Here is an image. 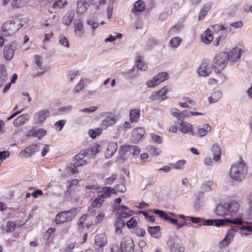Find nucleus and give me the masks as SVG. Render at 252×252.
Returning <instances> with one entry per match:
<instances>
[{"label":"nucleus","mask_w":252,"mask_h":252,"mask_svg":"<svg viewBox=\"0 0 252 252\" xmlns=\"http://www.w3.org/2000/svg\"><path fill=\"white\" fill-rule=\"evenodd\" d=\"M74 15L75 13L73 9L69 10L63 17L62 23L66 26H69L72 21Z\"/></svg>","instance_id":"25"},{"label":"nucleus","mask_w":252,"mask_h":252,"mask_svg":"<svg viewBox=\"0 0 252 252\" xmlns=\"http://www.w3.org/2000/svg\"><path fill=\"white\" fill-rule=\"evenodd\" d=\"M160 229V226L158 225L148 227V231L149 234L152 237L156 239H159L161 236Z\"/></svg>","instance_id":"26"},{"label":"nucleus","mask_w":252,"mask_h":252,"mask_svg":"<svg viewBox=\"0 0 252 252\" xmlns=\"http://www.w3.org/2000/svg\"><path fill=\"white\" fill-rule=\"evenodd\" d=\"M116 217L123 220L125 218H129L131 215L128 212H121L120 213H117L116 214Z\"/></svg>","instance_id":"61"},{"label":"nucleus","mask_w":252,"mask_h":252,"mask_svg":"<svg viewBox=\"0 0 252 252\" xmlns=\"http://www.w3.org/2000/svg\"><path fill=\"white\" fill-rule=\"evenodd\" d=\"M16 227V223L14 221H8L7 225L2 226V230L5 232H9L14 231Z\"/></svg>","instance_id":"40"},{"label":"nucleus","mask_w":252,"mask_h":252,"mask_svg":"<svg viewBox=\"0 0 252 252\" xmlns=\"http://www.w3.org/2000/svg\"><path fill=\"white\" fill-rule=\"evenodd\" d=\"M117 148L118 145L116 143H109L107 146V149L105 151V157L108 158H111L116 152Z\"/></svg>","instance_id":"24"},{"label":"nucleus","mask_w":252,"mask_h":252,"mask_svg":"<svg viewBox=\"0 0 252 252\" xmlns=\"http://www.w3.org/2000/svg\"><path fill=\"white\" fill-rule=\"evenodd\" d=\"M116 122V119L113 115H109L105 117L100 124V127L102 129H106L110 126L114 125Z\"/></svg>","instance_id":"17"},{"label":"nucleus","mask_w":252,"mask_h":252,"mask_svg":"<svg viewBox=\"0 0 252 252\" xmlns=\"http://www.w3.org/2000/svg\"><path fill=\"white\" fill-rule=\"evenodd\" d=\"M10 156V152L8 151H3L0 152V160L3 161Z\"/></svg>","instance_id":"60"},{"label":"nucleus","mask_w":252,"mask_h":252,"mask_svg":"<svg viewBox=\"0 0 252 252\" xmlns=\"http://www.w3.org/2000/svg\"><path fill=\"white\" fill-rule=\"evenodd\" d=\"M65 123L66 121L65 120H59L54 124V126L56 128H58L59 131H60L63 129Z\"/></svg>","instance_id":"53"},{"label":"nucleus","mask_w":252,"mask_h":252,"mask_svg":"<svg viewBox=\"0 0 252 252\" xmlns=\"http://www.w3.org/2000/svg\"><path fill=\"white\" fill-rule=\"evenodd\" d=\"M181 25H174L172 27L167 33V35L168 37L172 36L175 34H176L181 29Z\"/></svg>","instance_id":"43"},{"label":"nucleus","mask_w":252,"mask_h":252,"mask_svg":"<svg viewBox=\"0 0 252 252\" xmlns=\"http://www.w3.org/2000/svg\"><path fill=\"white\" fill-rule=\"evenodd\" d=\"M186 163V161L185 160H180L173 164V167L174 169L181 170L184 168Z\"/></svg>","instance_id":"49"},{"label":"nucleus","mask_w":252,"mask_h":252,"mask_svg":"<svg viewBox=\"0 0 252 252\" xmlns=\"http://www.w3.org/2000/svg\"><path fill=\"white\" fill-rule=\"evenodd\" d=\"M226 207H228V205H226V203L218 205L215 210V214L221 217L228 216V210Z\"/></svg>","instance_id":"23"},{"label":"nucleus","mask_w":252,"mask_h":252,"mask_svg":"<svg viewBox=\"0 0 252 252\" xmlns=\"http://www.w3.org/2000/svg\"><path fill=\"white\" fill-rule=\"evenodd\" d=\"M157 81V82L159 85L161 82L165 81L167 79L168 74L165 72L159 73L157 75L154 77Z\"/></svg>","instance_id":"41"},{"label":"nucleus","mask_w":252,"mask_h":252,"mask_svg":"<svg viewBox=\"0 0 252 252\" xmlns=\"http://www.w3.org/2000/svg\"><path fill=\"white\" fill-rule=\"evenodd\" d=\"M222 97V94L220 91L214 92L209 98L210 103H213L219 101Z\"/></svg>","instance_id":"38"},{"label":"nucleus","mask_w":252,"mask_h":252,"mask_svg":"<svg viewBox=\"0 0 252 252\" xmlns=\"http://www.w3.org/2000/svg\"><path fill=\"white\" fill-rule=\"evenodd\" d=\"M30 134L33 137H37L38 139H41L46 134V131L42 128L30 131Z\"/></svg>","instance_id":"35"},{"label":"nucleus","mask_w":252,"mask_h":252,"mask_svg":"<svg viewBox=\"0 0 252 252\" xmlns=\"http://www.w3.org/2000/svg\"><path fill=\"white\" fill-rule=\"evenodd\" d=\"M84 87V84L82 81L80 82L76 85L75 87L72 91L73 94L78 93Z\"/></svg>","instance_id":"57"},{"label":"nucleus","mask_w":252,"mask_h":252,"mask_svg":"<svg viewBox=\"0 0 252 252\" xmlns=\"http://www.w3.org/2000/svg\"><path fill=\"white\" fill-rule=\"evenodd\" d=\"M91 4L94 5L96 4L95 0H78L76 12L77 13L82 14L87 10L88 7Z\"/></svg>","instance_id":"11"},{"label":"nucleus","mask_w":252,"mask_h":252,"mask_svg":"<svg viewBox=\"0 0 252 252\" xmlns=\"http://www.w3.org/2000/svg\"><path fill=\"white\" fill-rule=\"evenodd\" d=\"M226 205H228V207L226 208L228 210V216H233L236 214L239 208L238 203L234 201L226 203Z\"/></svg>","instance_id":"22"},{"label":"nucleus","mask_w":252,"mask_h":252,"mask_svg":"<svg viewBox=\"0 0 252 252\" xmlns=\"http://www.w3.org/2000/svg\"><path fill=\"white\" fill-rule=\"evenodd\" d=\"M140 117V111L136 109L131 110L129 112V117L130 121L136 122L138 121Z\"/></svg>","instance_id":"36"},{"label":"nucleus","mask_w":252,"mask_h":252,"mask_svg":"<svg viewBox=\"0 0 252 252\" xmlns=\"http://www.w3.org/2000/svg\"><path fill=\"white\" fill-rule=\"evenodd\" d=\"M23 26V24L19 19L6 22L2 26V34L5 36H11Z\"/></svg>","instance_id":"4"},{"label":"nucleus","mask_w":252,"mask_h":252,"mask_svg":"<svg viewBox=\"0 0 252 252\" xmlns=\"http://www.w3.org/2000/svg\"><path fill=\"white\" fill-rule=\"evenodd\" d=\"M170 112L174 117L178 118L179 121H181L184 117L189 116L191 111L184 110L181 112L177 109L173 108L171 109Z\"/></svg>","instance_id":"21"},{"label":"nucleus","mask_w":252,"mask_h":252,"mask_svg":"<svg viewBox=\"0 0 252 252\" xmlns=\"http://www.w3.org/2000/svg\"><path fill=\"white\" fill-rule=\"evenodd\" d=\"M228 223H232L236 225L233 226L226 232L224 239L220 242L221 247L227 246L233 239L235 234L239 230V233L242 236L247 237L250 235L252 233L251 225L249 222L243 221L241 218H226L225 219H209L203 220L202 225L215 226L220 227Z\"/></svg>","instance_id":"1"},{"label":"nucleus","mask_w":252,"mask_h":252,"mask_svg":"<svg viewBox=\"0 0 252 252\" xmlns=\"http://www.w3.org/2000/svg\"><path fill=\"white\" fill-rule=\"evenodd\" d=\"M128 152L136 156L139 154L140 150L137 146L128 145Z\"/></svg>","instance_id":"45"},{"label":"nucleus","mask_w":252,"mask_h":252,"mask_svg":"<svg viewBox=\"0 0 252 252\" xmlns=\"http://www.w3.org/2000/svg\"><path fill=\"white\" fill-rule=\"evenodd\" d=\"M146 85L148 88H154L158 85V84L155 78L154 77L152 80L147 82Z\"/></svg>","instance_id":"58"},{"label":"nucleus","mask_w":252,"mask_h":252,"mask_svg":"<svg viewBox=\"0 0 252 252\" xmlns=\"http://www.w3.org/2000/svg\"><path fill=\"white\" fill-rule=\"evenodd\" d=\"M16 48L17 44L15 42H11L9 44L6 45L3 49V56L5 59L8 61L11 60Z\"/></svg>","instance_id":"14"},{"label":"nucleus","mask_w":252,"mask_h":252,"mask_svg":"<svg viewBox=\"0 0 252 252\" xmlns=\"http://www.w3.org/2000/svg\"><path fill=\"white\" fill-rule=\"evenodd\" d=\"M48 109H41L36 112L33 117V122L35 124H42L50 115Z\"/></svg>","instance_id":"9"},{"label":"nucleus","mask_w":252,"mask_h":252,"mask_svg":"<svg viewBox=\"0 0 252 252\" xmlns=\"http://www.w3.org/2000/svg\"><path fill=\"white\" fill-rule=\"evenodd\" d=\"M99 146L94 147H91L87 149L83 152H80L74 157V163H70L69 164V168L72 174L78 173L76 169L77 167L85 165L87 163V159L94 157L99 152Z\"/></svg>","instance_id":"2"},{"label":"nucleus","mask_w":252,"mask_h":252,"mask_svg":"<svg viewBox=\"0 0 252 252\" xmlns=\"http://www.w3.org/2000/svg\"><path fill=\"white\" fill-rule=\"evenodd\" d=\"M135 233L137 236L143 237L145 234V231L142 228L137 227L135 229Z\"/></svg>","instance_id":"63"},{"label":"nucleus","mask_w":252,"mask_h":252,"mask_svg":"<svg viewBox=\"0 0 252 252\" xmlns=\"http://www.w3.org/2000/svg\"><path fill=\"white\" fill-rule=\"evenodd\" d=\"M104 200L101 199L98 196L95 198V199L93 201L92 203V206L93 207H99L102 203L103 202Z\"/></svg>","instance_id":"54"},{"label":"nucleus","mask_w":252,"mask_h":252,"mask_svg":"<svg viewBox=\"0 0 252 252\" xmlns=\"http://www.w3.org/2000/svg\"><path fill=\"white\" fill-rule=\"evenodd\" d=\"M201 41L205 44H210L213 39V34L210 29H207L201 35Z\"/></svg>","instance_id":"27"},{"label":"nucleus","mask_w":252,"mask_h":252,"mask_svg":"<svg viewBox=\"0 0 252 252\" xmlns=\"http://www.w3.org/2000/svg\"><path fill=\"white\" fill-rule=\"evenodd\" d=\"M74 33L76 36L81 37L84 34V29L82 21L80 19L74 21Z\"/></svg>","instance_id":"20"},{"label":"nucleus","mask_w":252,"mask_h":252,"mask_svg":"<svg viewBox=\"0 0 252 252\" xmlns=\"http://www.w3.org/2000/svg\"><path fill=\"white\" fill-rule=\"evenodd\" d=\"M39 150V145H31L26 147L25 150L21 151L19 153V157L21 158H28L38 152Z\"/></svg>","instance_id":"12"},{"label":"nucleus","mask_w":252,"mask_h":252,"mask_svg":"<svg viewBox=\"0 0 252 252\" xmlns=\"http://www.w3.org/2000/svg\"><path fill=\"white\" fill-rule=\"evenodd\" d=\"M119 152L121 156H124L127 152H128V145L122 146L119 149Z\"/></svg>","instance_id":"56"},{"label":"nucleus","mask_w":252,"mask_h":252,"mask_svg":"<svg viewBox=\"0 0 252 252\" xmlns=\"http://www.w3.org/2000/svg\"><path fill=\"white\" fill-rule=\"evenodd\" d=\"M153 213L158 215L160 218L163 219L165 221H167V219H168V216L164 211L154 209L153 210Z\"/></svg>","instance_id":"44"},{"label":"nucleus","mask_w":252,"mask_h":252,"mask_svg":"<svg viewBox=\"0 0 252 252\" xmlns=\"http://www.w3.org/2000/svg\"><path fill=\"white\" fill-rule=\"evenodd\" d=\"M134 244L132 239L129 236L123 237L121 242L120 248L114 246L111 248L112 252H134Z\"/></svg>","instance_id":"5"},{"label":"nucleus","mask_w":252,"mask_h":252,"mask_svg":"<svg viewBox=\"0 0 252 252\" xmlns=\"http://www.w3.org/2000/svg\"><path fill=\"white\" fill-rule=\"evenodd\" d=\"M145 133V130L143 127H139L133 129L130 139L131 142L134 144L138 143Z\"/></svg>","instance_id":"13"},{"label":"nucleus","mask_w":252,"mask_h":252,"mask_svg":"<svg viewBox=\"0 0 252 252\" xmlns=\"http://www.w3.org/2000/svg\"><path fill=\"white\" fill-rule=\"evenodd\" d=\"M211 127L208 124H204L202 127H198L196 132L191 131V135H196L198 137L205 136L208 132L211 131Z\"/></svg>","instance_id":"16"},{"label":"nucleus","mask_w":252,"mask_h":252,"mask_svg":"<svg viewBox=\"0 0 252 252\" xmlns=\"http://www.w3.org/2000/svg\"><path fill=\"white\" fill-rule=\"evenodd\" d=\"M247 174V167L243 161H239L233 164L229 171L230 177L237 181L243 180Z\"/></svg>","instance_id":"3"},{"label":"nucleus","mask_w":252,"mask_h":252,"mask_svg":"<svg viewBox=\"0 0 252 252\" xmlns=\"http://www.w3.org/2000/svg\"><path fill=\"white\" fill-rule=\"evenodd\" d=\"M29 0H13L11 6L13 8H19L25 5Z\"/></svg>","instance_id":"39"},{"label":"nucleus","mask_w":252,"mask_h":252,"mask_svg":"<svg viewBox=\"0 0 252 252\" xmlns=\"http://www.w3.org/2000/svg\"><path fill=\"white\" fill-rule=\"evenodd\" d=\"M107 237L104 234H97L93 246L96 252H103V248L107 244Z\"/></svg>","instance_id":"8"},{"label":"nucleus","mask_w":252,"mask_h":252,"mask_svg":"<svg viewBox=\"0 0 252 252\" xmlns=\"http://www.w3.org/2000/svg\"><path fill=\"white\" fill-rule=\"evenodd\" d=\"M137 224V221L134 218H131L126 223V225L128 228H133L136 227Z\"/></svg>","instance_id":"52"},{"label":"nucleus","mask_w":252,"mask_h":252,"mask_svg":"<svg viewBox=\"0 0 252 252\" xmlns=\"http://www.w3.org/2000/svg\"><path fill=\"white\" fill-rule=\"evenodd\" d=\"M203 192H198L197 196L196 197V199L195 201L194 207L197 210H199L200 209L202 204L201 202V198L203 196Z\"/></svg>","instance_id":"46"},{"label":"nucleus","mask_w":252,"mask_h":252,"mask_svg":"<svg viewBox=\"0 0 252 252\" xmlns=\"http://www.w3.org/2000/svg\"><path fill=\"white\" fill-rule=\"evenodd\" d=\"M60 42L61 45L64 46L66 47H69V43L66 39L64 36H60Z\"/></svg>","instance_id":"64"},{"label":"nucleus","mask_w":252,"mask_h":252,"mask_svg":"<svg viewBox=\"0 0 252 252\" xmlns=\"http://www.w3.org/2000/svg\"><path fill=\"white\" fill-rule=\"evenodd\" d=\"M87 216L86 215H83L79 219L78 222V228L79 231H82L84 228V223L86 220Z\"/></svg>","instance_id":"48"},{"label":"nucleus","mask_w":252,"mask_h":252,"mask_svg":"<svg viewBox=\"0 0 252 252\" xmlns=\"http://www.w3.org/2000/svg\"><path fill=\"white\" fill-rule=\"evenodd\" d=\"M145 8V4L144 1L141 0H139L133 4V7L132 9V12L133 13H135L137 12H142Z\"/></svg>","instance_id":"31"},{"label":"nucleus","mask_w":252,"mask_h":252,"mask_svg":"<svg viewBox=\"0 0 252 252\" xmlns=\"http://www.w3.org/2000/svg\"><path fill=\"white\" fill-rule=\"evenodd\" d=\"M135 71H137V69L134 66L128 70L126 71L124 73L126 75H129L132 78H135L137 76V74H132Z\"/></svg>","instance_id":"55"},{"label":"nucleus","mask_w":252,"mask_h":252,"mask_svg":"<svg viewBox=\"0 0 252 252\" xmlns=\"http://www.w3.org/2000/svg\"><path fill=\"white\" fill-rule=\"evenodd\" d=\"M168 92L166 87H163L157 91L153 92L150 95V98L153 101L161 102L167 98L166 95Z\"/></svg>","instance_id":"10"},{"label":"nucleus","mask_w":252,"mask_h":252,"mask_svg":"<svg viewBox=\"0 0 252 252\" xmlns=\"http://www.w3.org/2000/svg\"><path fill=\"white\" fill-rule=\"evenodd\" d=\"M87 23L91 26L94 30L98 26V24L94 22L93 16H90L87 20Z\"/></svg>","instance_id":"51"},{"label":"nucleus","mask_w":252,"mask_h":252,"mask_svg":"<svg viewBox=\"0 0 252 252\" xmlns=\"http://www.w3.org/2000/svg\"><path fill=\"white\" fill-rule=\"evenodd\" d=\"M211 5L207 4H204L202 7L200 11L198 17V19L199 20L203 19L205 17V16L207 14L208 11L211 8Z\"/></svg>","instance_id":"37"},{"label":"nucleus","mask_w":252,"mask_h":252,"mask_svg":"<svg viewBox=\"0 0 252 252\" xmlns=\"http://www.w3.org/2000/svg\"><path fill=\"white\" fill-rule=\"evenodd\" d=\"M97 108L98 107L97 106H92L89 108L80 109L79 111L84 113H90L95 111L97 109Z\"/></svg>","instance_id":"62"},{"label":"nucleus","mask_w":252,"mask_h":252,"mask_svg":"<svg viewBox=\"0 0 252 252\" xmlns=\"http://www.w3.org/2000/svg\"><path fill=\"white\" fill-rule=\"evenodd\" d=\"M125 226V221L117 217L115 222V226L116 227L115 232L117 234H120L122 233V228Z\"/></svg>","instance_id":"32"},{"label":"nucleus","mask_w":252,"mask_h":252,"mask_svg":"<svg viewBox=\"0 0 252 252\" xmlns=\"http://www.w3.org/2000/svg\"><path fill=\"white\" fill-rule=\"evenodd\" d=\"M181 41L182 40L180 37H173L170 40L169 44L173 48H177L180 44Z\"/></svg>","instance_id":"47"},{"label":"nucleus","mask_w":252,"mask_h":252,"mask_svg":"<svg viewBox=\"0 0 252 252\" xmlns=\"http://www.w3.org/2000/svg\"><path fill=\"white\" fill-rule=\"evenodd\" d=\"M148 151L150 153V154H152L155 156H158L161 153V151L159 149L154 146L148 147Z\"/></svg>","instance_id":"50"},{"label":"nucleus","mask_w":252,"mask_h":252,"mask_svg":"<svg viewBox=\"0 0 252 252\" xmlns=\"http://www.w3.org/2000/svg\"><path fill=\"white\" fill-rule=\"evenodd\" d=\"M212 68L210 64L205 62H202L198 68V73L201 76H208L212 72Z\"/></svg>","instance_id":"19"},{"label":"nucleus","mask_w":252,"mask_h":252,"mask_svg":"<svg viewBox=\"0 0 252 252\" xmlns=\"http://www.w3.org/2000/svg\"><path fill=\"white\" fill-rule=\"evenodd\" d=\"M242 50L238 47L232 49L229 53H227L228 60L231 62L237 61L240 58Z\"/></svg>","instance_id":"15"},{"label":"nucleus","mask_w":252,"mask_h":252,"mask_svg":"<svg viewBox=\"0 0 252 252\" xmlns=\"http://www.w3.org/2000/svg\"><path fill=\"white\" fill-rule=\"evenodd\" d=\"M228 55L226 52H221L215 56L212 67L216 73H220L226 66L228 63Z\"/></svg>","instance_id":"6"},{"label":"nucleus","mask_w":252,"mask_h":252,"mask_svg":"<svg viewBox=\"0 0 252 252\" xmlns=\"http://www.w3.org/2000/svg\"><path fill=\"white\" fill-rule=\"evenodd\" d=\"M170 252H184L185 248L181 243L174 242L169 246Z\"/></svg>","instance_id":"28"},{"label":"nucleus","mask_w":252,"mask_h":252,"mask_svg":"<svg viewBox=\"0 0 252 252\" xmlns=\"http://www.w3.org/2000/svg\"><path fill=\"white\" fill-rule=\"evenodd\" d=\"M140 57H138L136 59V68L141 71H145L147 69V66L140 59Z\"/></svg>","instance_id":"42"},{"label":"nucleus","mask_w":252,"mask_h":252,"mask_svg":"<svg viewBox=\"0 0 252 252\" xmlns=\"http://www.w3.org/2000/svg\"><path fill=\"white\" fill-rule=\"evenodd\" d=\"M30 119V116L27 114H23L18 117L13 121V125L15 126H18L23 125L26 121H27Z\"/></svg>","instance_id":"30"},{"label":"nucleus","mask_w":252,"mask_h":252,"mask_svg":"<svg viewBox=\"0 0 252 252\" xmlns=\"http://www.w3.org/2000/svg\"><path fill=\"white\" fill-rule=\"evenodd\" d=\"M115 192L114 189L108 187H105L102 188L101 190L98 191L97 196L101 199L104 200L105 198L110 197L111 193H114Z\"/></svg>","instance_id":"18"},{"label":"nucleus","mask_w":252,"mask_h":252,"mask_svg":"<svg viewBox=\"0 0 252 252\" xmlns=\"http://www.w3.org/2000/svg\"><path fill=\"white\" fill-rule=\"evenodd\" d=\"M77 209L73 208L69 211L59 213L56 217L55 221L57 224L63 223L70 221L76 216Z\"/></svg>","instance_id":"7"},{"label":"nucleus","mask_w":252,"mask_h":252,"mask_svg":"<svg viewBox=\"0 0 252 252\" xmlns=\"http://www.w3.org/2000/svg\"><path fill=\"white\" fill-rule=\"evenodd\" d=\"M179 121L177 122L179 125H180L181 128L179 129L180 131L184 133H188L189 132H191V131H193L192 130V125L186 122H183L182 121ZM191 133H190V134Z\"/></svg>","instance_id":"29"},{"label":"nucleus","mask_w":252,"mask_h":252,"mask_svg":"<svg viewBox=\"0 0 252 252\" xmlns=\"http://www.w3.org/2000/svg\"><path fill=\"white\" fill-rule=\"evenodd\" d=\"M7 73L4 65L0 64V85H2L6 82L7 79Z\"/></svg>","instance_id":"34"},{"label":"nucleus","mask_w":252,"mask_h":252,"mask_svg":"<svg viewBox=\"0 0 252 252\" xmlns=\"http://www.w3.org/2000/svg\"><path fill=\"white\" fill-rule=\"evenodd\" d=\"M212 152L213 155V159L215 161L219 160L221 156V150L217 144H214L212 147Z\"/></svg>","instance_id":"33"},{"label":"nucleus","mask_w":252,"mask_h":252,"mask_svg":"<svg viewBox=\"0 0 252 252\" xmlns=\"http://www.w3.org/2000/svg\"><path fill=\"white\" fill-rule=\"evenodd\" d=\"M146 85L148 88H154L158 85V84L155 78L154 77L152 80L147 82Z\"/></svg>","instance_id":"59"}]
</instances>
